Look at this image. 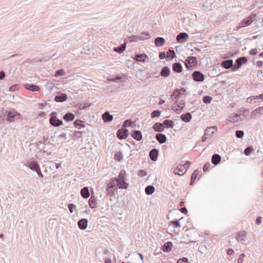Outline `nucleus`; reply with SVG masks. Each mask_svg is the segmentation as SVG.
I'll use <instances>...</instances> for the list:
<instances>
[{
    "label": "nucleus",
    "mask_w": 263,
    "mask_h": 263,
    "mask_svg": "<svg viewBox=\"0 0 263 263\" xmlns=\"http://www.w3.org/2000/svg\"><path fill=\"white\" fill-rule=\"evenodd\" d=\"M124 41H125V40ZM126 43L125 42L124 44H121L118 47L114 48V51L120 54L123 53L126 49Z\"/></svg>",
    "instance_id": "72a5a7b5"
},
{
    "label": "nucleus",
    "mask_w": 263,
    "mask_h": 263,
    "mask_svg": "<svg viewBox=\"0 0 263 263\" xmlns=\"http://www.w3.org/2000/svg\"><path fill=\"white\" fill-rule=\"evenodd\" d=\"M88 220L87 219L82 218L79 220L78 225L80 229L84 230L87 228Z\"/></svg>",
    "instance_id": "aec40b11"
},
{
    "label": "nucleus",
    "mask_w": 263,
    "mask_h": 263,
    "mask_svg": "<svg viewBox=\"0 0 263 263\" xmlns=\"http://www.w3.org/2000/svg\"><path fill=\"white\" fill-rule=\"evenodd\" d=\"M173 70L177 73H180L182 71V66L180 63H175L172 66Z\"/></svg>",
    "instance_id": "2f4dec72"
},
{
    "label": "nucleus",
    "mask_w": 263,
    "mask_h": 263,
    "mask_svg": "<svg viewBox=\"0 0 263 263\" xmlns=\"http://www.w3.org/2000/svg\"><path fill=\"white\" fill-rule=\"evenodd\" d=\"M245 256V254L241 253L238 257L237 262L238 263H242L243 261V259Z\"/></svg>",
    "instance_id": "69168bd1"
},
{
    "label": "nucleus",
    "mask_w": 263,
    "mask_h": 263,
    "mask_svg": "<svg viewBox=\"0 0 263 263\" xmlns=\"http://www.w3.org/2000/svg\"><path fill=\"white\" fill-rule=\"evenodd\" d=\"M221 65L222 67H223L227 69L232 68V71H233V66H234L233 61L231 59L224 60V61H222L221 63Z\"/></svg>",
    "instance_id": "9b49d317"
},
{
    "label": "nucleus",
    "mask_w": 263,
    "mask_h": 263,
    "mask_svg": "<svg viewBox=\"0 0 263 263\" xmlns=\"http://www.w3.org/2000/svg\"><path fill=\"white\" fill-rule=\"evenodd\" d=\"M241 114H235V115L229 117V121L232 123L237 122L239 121H241L243 118L241 116Z\"/></svg>",
    "instance_id": "473e14b6"
},
{
    "label": "nucleus",
    "mask_w": 263,
    "mask_h": 263,
    "mask_svg": "<svg viewBox=\"0 0 263 263\" xmlns=\"http://www.w3.org/2000/svg\"><path fill=\"white\" fill-rule=\"evenodd\" d=\"M116 180L117 179H111L107 185L106 194L109 197H112L118 190Z\"/></svg>",
    "instance_id": "f257e3e1"
},
{
    "label": "nucleus",
    "mask_w": 263,
    "mask_h": 263,
    "mask_svg": "<svg viewBox=\"0 0 263 263\" xmlns=\"http://www.w3.org/2000/svg\"><path fill=\"white\" fill-rule=\"evenodd\" d=\"M170 69L167 66H165L161 69L160 74L162 77L166 78L170 76Z\"/></svg>",
    "instance_id": "b1692460"
},
{
    "label": "nucleus",
    "mask_w": 263,
    "mask_h": 263,
    "mask_svg": "<svg viewBox=\"0 0 263 263\" xmlns=\"http://www.w3.org/2000/svg\"><path fill=\"white\" fill-rule=\"evenodd\" d=\"M173 243L171 241H167L161 247V250L166 253L170 252L172 249Z\"/></svg>",
    "instance_id": "f3484780"
},
{
    "label": "nucleus",
    "mask_w": 263,
    "mask_h": 263,
    "mask_svg": "<svg viewBox=\"0 0 263 263\" xmlns=\"http://www.w3.org/2000/svg\"><path fill=\"white\" fill-rule=\"evenodd\" d=\"M197 65V58L195 57H189L185 60V65L188 69H192Z\"/></svg>",
    "instance_id": "20e7f679"
},
{
    "label": "nucleus",
    "mask_w": 263,
    "mask_h": 263,
    "mask_svg": "<svg viewBox=\"0 0 263 263\" xmlns=\"http://www.w3.org/2000/svg\"><path fill=\"white\" fill-rule=\"evenodd\" d=\"M155 187L153 185H148L145 189L146 194L150 195L155 192Z\"/></svg>",
    "instance_id": "37998d69"
},
{
    "label": "nucleus",
    "mask_w": 263,
    "mask_h": 263,
    "mask_svg": "<svg viewBox=\"0 0 263 263\" xmlns=\"http://www.w3.org/2000/svg\"><path fill=\"white\" fill-rule=\"evenodd\" d=\"M212 100V98L209 96H205L202 98V101L205 104L210 103Z\"/></svg>",
    "instance_id": "603ef678"
},
{
    "label": "nucleus",
    "mask_w": 263,
    "mask_h": 263,
    "mask_svg": "<svg viewBox=\"0 0 263 263\" xmlns=\"http://www.w3.org/2000/svg\"><path fill=\"white\" fill-rule=\"evenodd\" d=\"M246 102L248 103H256L259 102V100H257V97L255 96H251L247 99Z\"/></svg>",
    "instance_id": "49530a36"
},
{
    "label": "nucleus",
    "mask_w": 263,
    "mask_h": 263,
    "mask_svg": "<svg viewBox=\"0 0 263 263\" xmlns=\"http://www.w3.org/2000/svg\"><path fill=\"white\" fill-rule=\"evenodd\" d=\"M23 86L26 89L35 92L40 90L39 86L35 84L26 83Z\"/></svg>",
    "instance_id": "4468645a"
},
{
    "label": "nucleus",
    "mask_w": 263,
    "mask_h": 263,
    "mask_svg": "<svg viewBox=\"0 0 263 263\" xmlns=\"http://www.w3.org/2000/svg\"><path fill=\"white\" fill-rule=\"evenodd\" d=\"M102 118L105 123H109L113 120V116L107 111L103 114Z\"/></svg>",
    "instance_id": "412c9836"
},
{
    "label": "nucleus",
    "mask_w": 263,
    "mask_h": 263,
    "mask_svg": "<svg viewBox=\"0 0 263 263\" xmlns=\"http://www.w3.org/2000/svg\"><path fill=\"white\" fill-rule=\"evenodd\" d=\"M246 235L247 233L246 231H241L237 234L236 238L237 241H241L243 243L246 240Z\"/></svg>",
    "instance_id": "6ab92c4d"
},
{
    "label": "nucleus",
    "mask_w": 263,
    "mask_h": 263,
    "mask_svg": "<svg viewBox=\"0 0 263 263\" xmlns=\"http://www.w3.org/2000/svg\"><path fill=\"white\" fill-rule=\"evenodd\" d=\"M81 195L85 199L88 198L90 196V193L88 187H84L81 190Z\"/></svg>",
    "instance_id": "f704fd0d"
},
{
    "label": "nucleus",
    "mask_w": 263,
    "mask_h": 263,
    "mask_svg": "<svg viewBox=\"0 0 263 263\" xmlns=\"http://www.w3.org/2000/svg\"><path fill=\"white\" fill-rule=\"evenodd\" d=\"M186 170L187 168H185V165H183V164H180L175 168L174 173L175 175L182 176L186 172Z\"/></svg>",
    "instance_id": "1a4fd4ad"
},
{
    "label": "nucleus",
    "mask_w": 263,
    "mask_h": 263,
    "mask_svg": "<svg viewBox=\"0 0 263 263\" xmlns=\"http://www.w3.org/2000/svg\"><path fill=\"white\" fill-rule=\"evenodd\" d=\"M161 111L159 110H155L153 111L151 114L152 118H155L160 117Z\"/></svg>",
    "instance_id": "8fccbe9b"
},
{
    "label": "nucleus",
    "mask_w": 263,
    "mask_h": 263,
    "mask_svg": "<svg viewBox=\"0 0 263 263\" xmlns=\"http://www.w3.org/2000/svg\"><path fill=\"white\" fill-rule=\"evenodd\" d=\"M158 155L159 151L156 148H153L150 151L149 157L152 160L155 161L158 159Z\"/></svg>",
    "instance_id": "dca6fc26"
},
{
    "label": "nucleus",
    "mask_w": 263,
    "mask_h": 263,
    "mask_svg": "<svg viewBox=\"0 0 263 263\" xmlns=\"http://www.w3.org/2000/svg\"><path fill=\"white\" fill-rule=\"evenodd\" d=\"M165 40L162 37H157L155 40V44L157 47H161L165 43Z\"/></svg>",
    "instance_id": "c9c22d12"
},
{
    "label": "nucleus",
    "mask_w": 263,
    "mask_h": 263,
    "mask_svg": "<svg viewBox=\"0 0 263 263\" xmlns=\"http://www.w3.org/2000/svg\"><path fill=\"white\" fill-rule=\"evenodd\" d=\"M155 138L160 144L165 143L167 139L166 136L161 133L157 134Z\"/></svg>",
    "instance_id": "cd10ccee"
},
{
    "label": "nucleus",
    "mask_w": 263,
    "mask_h": 263,
    "mask_svg": "<svg viewBox=\"0 0 263 263\" xmlns=\"http://www.w3.org/2000/svg\"><path fill=\"white\" fill-rule=\"evenodd\" d=\"M221 160L220 156L219 154H215L212 157L211 161L214 165H216L219 163Z\"/></svg>",
    "instance_id": "c756f323"
},
{
    "label": "nucleus",
    "mask_w": 263,
    "mask_h": 263,
    "mask_svg": "<svg viewBox=\"0 0 263 263\" xmlns=\"http://www.w3.org/2000/svg\"><path fill=\"white\" fill-rule=\"evenodd\" d=\"M210 165H211V164H210V162H206V163L204 164V166H203V171L204 172H206V171H207L209 170V167H210Z\"/></svg>",
    "instance_id": "338daca9"
},
{
    "label": "nucleus",
    "mask_w": 263,
    "mask_h": 263,
    "mask_svg": "<svg viewBox=\"0 0 263 263\" xmlns=\"http://www.w3.org/2000/svg\"><path fill=\"white\" fill-rule=\"evenodd\" d=\"M162 124L166 128H173L174 125V122L170 120H165Z\"/></svg>",
    "instance_id": "a19ab883"
},
{
    "label": "nucleus",
    "mask_w": 263,
    "mask_h": 263,
    "mask_svg": "<svg viewBox=\"0 0 263 263\" xmlns=\"http://www.w3.org/2000/svg\"><path fill=\"white\" fill-rule=\"evenodd\" d=\"M131 136L137 141H140L142 139L141 132L138 130H133L131 133Z\"/></svg>",
    "instance_id": "2eb2a0df"
},
{
    "label": "nucleus",
    "mask_w": 263,
    "mask_h": 263,
    "mask_svg": "<svg viewBox=\"0 0 263 263\" xmlns=\"http://www.w3.org/2000/svg\"><path fill=\"white\" fill-rule=\"evenodd\" d=\"M146 59H148V57L144 53L136 54L135 55L134 60L138 62L144 63Z\"/></svg>",
    "instance_id": "5701e85b"
},
{
    "label": "nucleus",
    "mask_w": 263,
    "mask_h": 263,
    "mask_svg": "<svg viewBox=\"0 0 263 263\" xmlns=\"http://www.w3.org/2000/svg\"><path fill=\"white\" fill-rule=\"evenodd\" d=\"M188 259L186 257H183L179 259L177 263H187Z\"/></svg>",
    "instance_id": "774afa93"
},
{
    "label": "nucleus",
    "mask_w": 263,
    "mask_h": 263,
    "mask_svg": "<svg viewBox=\"0 0 263 263\" xmlns=\"http://www.w3.org/2000/svg\"><path fill=\"white\" fill-rule=\"evenodd\" d=\"M254 21H257V14L255 13H252L247 17L242 20L241 22L239 23L237 29L247 27L251 24V23Z\"/></svg>",
    "instance_id": "f03ea898"
},
{
    "label": "nucleus",
    "mask_w": 263,
    "mask_h": 263,
    "mask_svg": "<svg viewBox=\"0 0 263 263\" xmlns=\"http://www.w3.org/2000/svg\"><path fill=\"white\" fill-rule=\"evenodd\" d=\"M65 72L63 69H61L59 70H58L55 71L54 76L55 77H58L59 76H63L65 74Z\"/></svg>",
    "instance_id": "6e6d98bb"
},
{
    "label": "nucleus",
    "mask_w": 263,
    "mask_h": 263,
    "mask_svg": "<svg viewBox=\"0 0 263 263\" xmlns=\"http://www.w3.org/2000/svg\"><path fill=\"white\" fill-rule=\"evenodd\" d=\"M74 115L72 112H68L65 114L63 117L64 120L66 122H69L72 121L74 119Z\"/></svg>",
    "instance_id": "e433bc0d"
},
{
    "label": "nucleus",
    "mask_w": 263,
    "mask_h": 263,
    "mask_svg": "<svg viewBox=\"0 0 263 263\" xmlns=\"http://www.w3.org/2000/svg\"><path fill=\"white\" fill-rule=\"evenodd\" d=\"M57 112L56 111H52L50 116L49 119L50 124L54 127H59L63 124V121L57 117Z\"/></svg>",
    "instance_id": "7ed1b4c3"
},
{
    "label": "nucleus",
    "mask_w": 263,
    "mask_h": 263,
    "mask_svg": "<svg viewBox=\"0 0 263 263\" xmlns=\"http://www.w3.org/2000/svg\"><path fill=\"white\" fill-rule=\"evenodd\" d=\"M153 128L155 132L159 133L162 132L164 130L163 124L159 122L155 123L153 126Z\"/></svg>",
    "instance_id": "393cba45"
},
{
    "label": "nucleus",
    "mask_w": 263,
    "mask_h": 263,
    "mask_svg": "<svg viewBox=\"0 0 263 263\" xmlns=\"http://www.w3.org/2000/svg\"><path fill=\"white\" fill-rule=\"evenodd\" d=\"M263 114V106L258 107L253 110L251 114V117L252 118H255L257 115Z\"/></svg>",
    "instance_id": "bb28decb"
},
{
    "label": "nucleus",
    "mask_w": 263,
    "mask_h": 263,
    "mask_svg": "<svg viewBox=\"0 0 263 263\" xmlns=\"http://www.w3.org/2000/svg\"><path fill=\"white\" fill-rule=\"evenodd\" d=\"M67 96L66 93H62L54 97V101L57 102H63L67 100Z\"/></svg>",
    "instance_id": "4be33fe9"
},
{
    "label": "nucleus",
    "mask_w": 263,
    "mask_h": 263,
    "mask_svg": "<svg viewBox=\"0 0 263 263\" xmlns=\"http://www.w3.org/2000/svg\"><path fill=\"white\" fill-rule=\"evenodd\" d=\"M130 42H137L138 40V35H131L128 37Z\"/></svg>",
    "instance_id": "e2e57ef3"
},
{
    "label": "nucleus",
    "mask_w": 263,
    "mask_h": 263,
    "mask_svg": "<svg viewBox=\"0 0 263 263\" xmlns=\"http://www.w3.org/2000/svg\"><path fill=\"white\" fill-rule=\"evenodd\" d=\"M192 118V115L189 112L182 115L180 117V119L185 123L189 122L191 120Z\"/></svg>",
    "instance_id": "7c9ffc66"
},
{
    "label": "nucleus",
    "mask_w": 263,
    "mask_h": 263,
    "mask_svg": "<svg viewBox=\"0 0 263 263\" xmlns=\"http://www.w3.org/2000/svg\"><path fill=\"white\" fill-rule=\"evenodd\" d=\"M199 173V171L198 170H195L192 173L191 175V182L190 184L192 185L194 181H195L196 179L197 178V176L198 175Z\"/></svg>",
    "instance_id": "79ce46f5"
},
{
    "label": "nucleus",
    "mask_w": 263,
    "mask_h": 263,
    "mask_svg": "<svg viewBox=\"0 0 263 263\" xmlns=\"http://www.w3.org/2000/svg\"><path fill=\"white\" fill-rule=\"evenodd\" d=\"M123 154L121 152H116L114 155V159L118 161H120L123 159Z\"/></svg>",
    "instance_id": "09e8293b"
},
{
    "label": "nucleus",
    "mask_w": 263,
    "mask_h": 263,
    "mask_svg": "<svg viewBox=\"0 0 263 263\" xmlns=\"http://www.w3.org/2000/svg\"><path fill=\"white\" fill-rule=\"evenodd\" d=\"M126 173L124 170H122L118 176V178H114L113 179H117L116 181L118 180H126Z\"/></svg>",
    "instance_id": "ea45409f"
},
{
    "label": "nucleus",
    "mask_w": 263,
    "mask_h": 263,
    "mask_svg": "<svg viewBox=\"0 0 263 263\" xmlns=\"http://www.w3.org/2000/svg\"><path fill=\"white\" fill-rule=\"evenodd\" d=\"M244 132L241 130H237L235 132V136L238 138H242L243 137Z\"/></svg>",
    "instance_id": "13d9d810"
},
{
    "label": "nucleus",
    "mask_w": 263,
    "mask_h": 263,
    "mask_svg": "<svg viewBox=\"0 0 263 263\" xmlns=\"http://www.w3.org/2000/svg\"><path fill=\"white\" fill-rule=\"evenodd\" d=\"M26 166H27L31 170L35 171L40 167L39 164L35 161L28 160L26 162Z\"/></svg>",
    "instance_id": "f8f14e48"
},
{
    "label": "nucleus",
    "mask_w": 263,
    "mask_h": 263,
    "mask_svg": "<svg viewBox=\"0 0 263 263\" xmlns=\"http://www.w3.org/2000/svg\"><path fill=\"white\" fill-rule=\"evenodd\" d=\"M118 189H126L128 188L129 185L125 180H118L116 181Z\"/></svg>",
    "instance_id": "a878e982"
},
{
    "label": "nucleus",
    "mask_w": 263,
    "mask_h": 263,
    "mask_svg": "<svg viewBox=\"0 0 263 263\" xmlns=\"http://www.w3.org/2000/svg\"><path fill=\"white\" fill-rule=\"evenodd\" d=\"M176 57V54L175 53L174 50L172 49H169L168 51L167 52V55L166 57V60L167 61L169 60V58L171 59H173Z\"/></svg>",
    "instance_id": "a18cd8bd"
},
{
    "label": "nucleus",
    "mask_w": 263,
    "mask_h": 263,
    "mask_svg": "<svg viewBox=\"0 0 263 263\" xmlns=\"http://www.w3.org/2000/svg\"><path fill=\"white\" fill-rule=\"evenodd\" d=\"M19 89V85L18 84H14L11 86H10L9 88V91H15Z\"/></svg>",
    "instance_id": "052dcab7"
},
{
    "label": "nucleus",
    "mask_w": 263,
    "mask_h": 263,
    "mask_svg": "<svg viewBox=\"0 0 263 263\" xmlns=\"http://www.w3.org/2000/svg\"><path fill=\"white\" fill-rule=\"evenodd\" d=\"M253 148L252 146H250L245 148L244 151V154L246 156H249L251 153L253 152Z\"/></svg>",
    "instance_id": "864d4df0"
},
{
    "label": "nucleus",
    "mask_w": 263,
    "mask_h": 263,
    "mask_svg": "<svg viewBox=\"0 0 263 263\" xmlns=\"http://www.w3.org/2000/svg\"><path fill=\"white\" fill-rule=\"evenodd\" d=\"M90 104L88 103H85L84 104H80L79 105V108L81 110L85 109L90 106Z\"/></svg>",
    "instance_id": "bf43d9fd"
},
{
    "label": "nucleus",
    "mask_w": 263,
    "mask_h": 263,
    "mask_svg": "<svg viewBox=\"0 0 263 263\" xmlns=\"http://www.w3.org/2000/svg\"><path fill=\"white\" fill-rule=\"evenodd\" d=\"M68 209L71 213H72L74 211V210L76 209V206L73 203H69L68 205Z\"/></svg>",
    "instance_id": "680f3d73"
},
{
    "label": "nucleus",
    "mask_w": 263,
    "mask_h": 263,
    "mask_svg": "<svg viewBox=\"0 0 263 263\" xmlns=\"http://www.w3.org/2000/svg\"><path fill=\"white\" fill-rule=\"evenodd\" d=\"M247 58L246 57L238 58L235 61V64L233 66V71L237 70L240 67L247 62Z\"/></svg>",
    "instance_id": "423d86ee"
},
{
    "label": "nucleus",
    "mask_w": 263,
    "mask_h": 263,
    "mask_svg": "<svg viewBox=\"0 0 263 263\" xmlns=\"http://www.w3.org/2000/svg\"><path fill=\"white\" fill-rule=\"evenodd\" d=\"M73 125L75 127L78 129L84 128L85 126L84 122L80 119L76 120L73 122Z\"/></svg>",
    "instance_id": "4c0bfd02"
},
{
    "label": "nucleus",
    "mask_w": 263,
    "mask_h": 263,
    "mask_svg": "<svg viewBox=\"0 0 263 263\" xmlns=\"http://www.w3.org/2000/svg\"><path fill=\"white\" fill-rule=\"evenodd\" d=\"M123 77L120 76H117L115 77L114 78H111L108 80L109 81L112 82H118V81H120L121 82H125V80H122Z\"/></svg>",
    "instance_id": "de8ad7c7"
},
{
    "label": "nucleus",
    "mask_w": 263,
    "mask_h": 263,
    "mask_svg": "<svg viewBox=\"0 0 263 263\" xmlns=\"http://www.w3.org/2000/svg\"><path fill=\"white\" fill-rule=\"evenodd\" d=\"M129 135L128 129L126 128H120L117 132V137L119 139H126Z\"/></svg>",
    "instance_id": "6e6552de"
},
{
    "label": "nucleus",
    "mask_w": 263,
    "mask_h": 263,
    "mask_svg": "<svg viewBox=\"0 0 263 263\" xmlns=\"http://www.w3.org/2000/svg\"><path fill=\"white\" fill-rule=\"evenodd\" d=\"M150 37V35L147 32H143L141 34L138 35L139 41H144Z\"/></svg>",
    "instance_id": "c03bdc74"
},
{
    "label": "nucleus",
    "mask_w": 263,
    "mask_h": 263,
    "mask_svg": "<svg viewBox=\"0 0 263 263\" xmlns=\"http://www.w3.org/2000/svg\"><path fill=\"white\" fill-rule=\"evenodd\" d=\"M138 175L141 177H144L147 175V172L143 170H140L138 172Z\"/></svg>",
    "instance_id": "0e129e2a"
},
{
    "label": "nucleus",
    "mask_w": 263,
    "mask_h": 263,
    "mask_svg": "<svg viewBox=\"0 0 263 263\" xmlns=\"http://www.w3.org/2000/svg\"><path fill=\"white\" fill-rule=\"evenodd\" d=\"M133 123L130 119H127L125 120L123 123L122 126L123 127H127L129 126H133Z\"/></svg>",
    "instance_id": "3c124183"
},
{
    "label": "nucleus",
    "mask_w": 263,
    "mask_h": 263,
    "mask_svg": "<svg viewBox=\"0 0 263 263\" xmlns=\"http://www.w3.org/2000/svg\"><path fill=\"white\" fill-rule=\"evenodd\" d=\"M6 119L10 122L14 121L15 119H18L21 116V115L14 109L6 111Z\"/></svg>",
    "instance_id": "39448f33"
},
{
    "label": "nucleus",
    "mask_w": 263,
    "mask_h": 263,
    "mask_svg": "<svg viewBox=\"0 0 263 263\" xmlns=\"http://www.w3.org/2000/svg\"><path fill=\"white\" fill-rule=\"evenodd\" d=\"M213 128H216V126L210 127L206 128L204 132V134L202 137V142H205L208 139V136H212L215 134L214 131L211 132V130Z\"/></svg>",
    "instance_id": "9d476101"
},
{
    "label": "nucleus",
    "mask_w": 263,
    "mask_h": 263,
    "mask_svg": "<svg viewBox=\"0 0 263 263\" xmlns=\"http://www.w3.org/2000/svg\"><path fill=\"white\" fill-rule=\"evenodd\" d=\"M89 205L91 209H95L97 207V199L92 195L89 199Z\"/></svg>",
    "instance_id": "58836bf2"
},
{
    "label": "nucleus",
    "mask_w": 263,
    "mask_h": 263,
    "mask_svg": "<svg viewBox=\"0 0 263 263\" xmlns=\"http://www.w3.org/2000/svg\"><path fill=\"white\" fill-rule=\"evenodd\" d=\"M188 37L189 35L186 32H180L177 35L176 37V41L179 43H183Z\"/></svg>",
    "instance_id": "ddd939ff"
},
{
    "label": "nucleus",
    "mask_w": 263,
    "mask_h": 263,
    "mask_svg": "<svg viewBox=\"0 0 263 263\" xmlns=\"http://www.w3.org/2000/svg\"><path fill=\"white\" fill-rule=\"evenodd\" d=\"M192 78L196 82H203L204 80L203 74L199 71H195L192 73Z\"/></svg>",
    "instance_id": "0eeeda50"
},
{
    "label": "nucleus",
    "mask_w": 263,
    "mask_h": 263,
    "mask_svg": "<svg viewBox=\"0 0 263 263\" xmlns=\"http://www.w3.org/2000/svg\"><path fill=\"white\" fill-rule=\"evenodd\" d=\"M175 104H176V106L179 108H176L175 109V111L177 113L179 114L181 112L182 110L184 108L185 106V102L183 101H180V102H178L177 101H175Z\"/></svg>",
    "instance_id": "c85d7f7f"
},
{
    "label": "nucleus",
    "mask_w": 263,
    "mask_h": 263,
    "mask_svg": "<svg viewBox=\"0 0 263 263\" xmlns=\"http://www.w3.org/2000/svg\"><path fill=\"white\" fill-rule=\"evenodd\" d=\"M182 95V93H180L179 89H175L173 93L171 95V98H172L174 101H177L179 99H180Z\"/></svg>",
    "instance_id": "a211bd4d"
},
{
    "label": "nucleus",
    "mask_w": 263,
    "mask_h": 263,
    "mask_svg": "<svg viewBox=\"0 0 263 263\" xmlns=\"http://www.w3.org/2000/svg\"><path fill=\"white\" fill-rule=\"evenodd\" d=\"M182 219V217L179 220H173L171 222V223H172L173 224V226L174 227V228H180L181 227V225L180 224V222H179V221Z\"/></svg>",
    "instance_id": "4d7b16f0"
},
{
    "label": "nucleus",
    "mask_w": 263,
    "mask_h": 263,
    "mask_svg": "<svg viewBox=\"0 0 263 263\" xmlns=\"http://www.w3.org/2000/svg\"><path fill=\"white\" fill-rule=\"evenodd\" d=\"M83 132L81 131H76L72 137V139H79L82 137Z\"/></svg>",
    "instance_id": "5fc2aeb1"
}]
</instances>
